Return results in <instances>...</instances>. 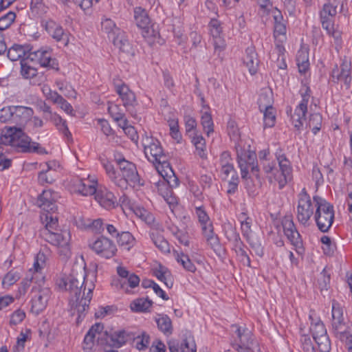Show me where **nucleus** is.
<instances>
[{
    "instance_id": "nucleus-1",
    "label": "nucleus",
    "mask_w": 352,
    "mask_h": 352,
    "mask_svg": "<svg viewBox=\"0 0 352 352\" xmlns=\"http://www.w3.org/2000/svg\"><path fill=\"white\" fill-rule=\"evenodd\" d=\"M60 287H64L69 293L71 307L77 311L78 323L84 318L89 309L92 292L95 288L94 280H89L88 276H85L84 273L78 274L72 272L61 280Z\"/></svg>"
},
{
    "instance_id": "nucleus-2",
    "label": "nucleus",
    "mask_w": 352,
    "mask_h": 352,
    "mask_svg": "<svg viewBox=\"0 0 352 352\" xmlns=\"http://www.w3.org/2000/svg\"><path fill=\"white\" fill-rule=\"evenodd\" d=\"M17 148L23 153H37L47 154L45 148L40 146L38 143L32 142L31 139L21 129L16 127L6 128L0 136V166L2 170L11 166V160L6 158L5 153L8 151V146Z\"/></svg>"
},
{
    "instance_id": "nucleus-3",
    "label": "nucleus",
    "mask_w": 352,
    "mask_h": 352,
    "mask_svg": "<svg viewBox=\"0 0 352 352\" xmlns=\"http://www.w3.org/2000/svg\"><path fill=\"white\" fill-rule=\"evenodd\" d=\"M313 200L316 207L314 219L318 228L322 232H327L334 220L333 206L318 195L314 196Z\"/></svg>"
},
{
    "instance_id": "nucleus-4",
    "label": "nucleus",
    "mask_w": 352,
    "mask_h": 352,
    "mask_svg": "<svg viewBox=\"0 0 352 352\" xmlns=\"http://www.w3.org/2000/svg\"><path fill=\"white\" fill-rule=\"evenodd\" d=\"M115 160L122 173V177L118 179V187L124 189L126 188L128 185L133 188L144 186V182L140 177L135 164L121 156L116 157Z\"/></svg>"
},
{
    "instance_id": "nucleus-5",
    "label": "nucleus",
    "mask_w": 352,
    "mask_h": 352,
    "mask_svg": "<svg viewBox=\"0 0 352 352\" xmlns=\"http://www.w3.org/2000/svg\"><path fill=\"white\" fill-rule=\"evenodd\" d=\"M39 234L45 241L53 245L57 246L60 255L66 257L70 255V233L67 230L61 231L60 232H50V231H46V230H40Z\"/></svg>"
},
{
    "instance_id": "nucleus-6",
    "label": "nucleus",
    "mask_w": 352,
    "mask_h": 352,
    "mask_svg": "<svg viewBox=\"0 0 352 352\" xmlns=\"http://www.w3.org/2000/svg\"><path fill=\"white\" fill-rule=\"evenodd\" d=\"M314 206L310 196L303 188L298 195L296 217L300 223L306 226L314 214Z\"/></svg>"
},
{
    "instance_id": "nucleus-7",
    "label": "nucleus",
    "mask_w": 352,
    "mask_h": 352,
    "mask_svg": "<svg viewBox=\"0 0 352 352\" xmlns=\"http://www.w3.org/2000/svg\"><path fill=\"white\" fill-rule=\"evenodd\" d=\"M142 145L146 158L153 164H155L161 159H164V157L166 156L160 141L153 137L143 138Z\"/></svg>"
},
{
    "instance_id": "nucleus-8",
    "label": "nucleus",
    "mask_w": 352,
    "mask_h": 352,
    "mask_svg": "<svg viewBox=\"0 0 352 352\" xmlns=\"http://www.w3.org/2000/svg\"><path fill=\"white\" fill-rule=\"evenodd\" d=\"M89 247L98 256L104 258H111L116 255L117 248L113 241L101 236L95 241L89 242Z\"/></svg>"
},
{
    "instance_id": "nucleus-9",
    "label": "nucleus",
    "mask_w": 352,
    "mask_h": 352,
    "mask_svg": "<svg viewBox=\"0 0 352 352\" xmlns=\"http://www.w3.org/2000/svg\"><path fill=\"white\" fill-rule=\"evenodd\" d=\"M276 159L278 162L279 170L280 172V175L274 173V178L278 181L279 184V188H283L288 180L292 178V166L290 162L286 157L285 154L280 153H276Z\"/></svg>"
},
{
    "instance_id": "nucleus-10",
    "label": "nucleus",
    "mask_w": 352,
    "mask_h": 352,
    "mask_svg": "<svg viewBox=\"0 0 352 352\" xmlns=\"http://www.w3.org/2000/svg\"><path fill=\"white\" fill-rule=\"evenodd\" d=\"M41 26L56 41H62L65 45H67L69 42L68 36L61 25L57 24L52 19H43L41 21Z\"/></svg>"
},
{
    "instance_id": "nucleus-11",
    "label": "nucleus",
    "mask_w": 352,
    "mask_h": 352,
    "mask_svg": "<svg viewBox=\"0 0 352 352\" xmlns=\"http://www.w3.org/2000/svg\"><path fill=\"white\" fill-rule=\"evenodd\" d=\"M28 56L32 58L35 64L38 63L41 67L58 69L57 60L52 58L49 50H38L34 52L31 50Z\"/></svg>"
},
{
    "instance_id": "nucleus-12",
    "label": "nucleus",
    "mask_w": 352,
    "mask_h": 352,
    "mask_svg": "<svg viewBox=\"0 0 352 352\" xmlns=\"http://www.w3.org/2000/svg\"><path fill=\"white\" fill-rule=\"evenodd\" d=\"M115 87L116 93L119 95L123 102V105L127 111H130L131 113L133 114V109L138 104L134 92L132 91L124 83H122L120 85L116 84Z\"/></svg>"
},
{
    "instance_id": "nucleus-13",
    "label": "nucleus",
    "mask_w": 352,
    "mask_h": 352,
    "mask_svg": "<svg viewBox=\"0 0 352 352\" xmlns=\"http://www.w3.org/2000/svg\"><path fill=\"white\" fill-rule=\"evenodd\" d=\"M51 291L48 287L41 288L31 300V312L38 315L46 307L50 298Z\"/></svg>"
},
{
    "instance_id": "nucleus-14",
    "label": "nucleus",
    "mask_w": 352,
    "mask_h": 352,
    "mask_svg": "<svg viewBox=\"0 0 352 352\" xmlns=\"http://www.w3.org/2000/svg\"><path fill=\"white\" fill-rule=\"evenodd\" d=\"M126 336L125 331H116L111 334L104 331L102 337L98 338V342L102 345L106 344L111 347L120 348L126 343Z\"/></svg>"
},
{
    "instance_id": "nucleus-15",
    "label": "nucleus",
    "mask_w": 352,
    "mask_h": 352,
    "mask_svg": "<svg viewBox=\"0 0 352 352\" xmlns=\"http://www.w3.org/2000/svg\"><path fill=\"white\" fill-rule=\"evenodd\" d=\"M267 98V94L262 93L258 100V104L260 111L263 112L265 126L272 127L274 125L276 120L275 110L270 100H268L267 103L266 104L263 103V100Z\"/></svg>"
},
{
    "instance_id": "nucleus-16",
    "label": "nucleus",
    "mask_w": 352,
    "mask_h": 352,
    "mask_svg": "<svg viewBox=\"0 0 352 352\" xmlns=\"http://www.w3.org/2000/svg\"><path fill=\"white\" fill-rule=\"evenodd\" d=\"M233 327H236V333L238 339L239 340V344L234 343L232 344V347L236 351H239L240 349L246 348H254L256 342L254 340L252 332L246 328L241 329V327H239L236 325H233Z\"/></svg>"
},
{
    "instance_id": "nucleus-17",
    "label": "nucleus",
    "mask_w": 352,
    "mask_h": 352,
    "mask_svg": "<svg viewBox=\"0 0 352 352\" xmlns=\"http://www.w3.org/2000/svg\"><path fill=\"white\" fill-rule=\"evenodd\" d=\"M56 194L51 190H45L38 197L36 204L43 210L50 213L56 210Z\"/></svg>"
},
{
    "instance_id": "nucleus-18",
    "label": "nucleus",
    "mask_w": 352,
    "mask_h": 352,
    "mask_svg": "<svg viewBox=\"0 0 352 352\" xmlns=\"http://www.w3.org/2000/svg\"><path fill=\"white\" fill-rule=\"evenodd\" d=\"M73 185L74 190L83 196L94 195L97 192V182L95 180L76 178L73 180Z\"/></svg>"
},
{
    "instance_id": "nucleus-19",
    "label": "nucleus",
    "mask_w": 352,
    "mask_h": 352,
    "mask_svg": "<svg viewBox=\"0 0 352 352\" xmlns=\"http://www.w3.org/2000/svg\"><path fill=\"white\" fill-rule=\"evenodd\" d=\"M117 273L121 277L120 280V288L124 289L126 285L131 288H135L139 285L140 279L138 276L129 272L123 267H117Z\"/></svg>"
},
{
    "instance_id": "nucleus-20",
    "label": "nucleus",
    "mask_w": 352,
    "mask_h": 352,
    "mask_svg": "<svg viewBox=\"0 0 352 352\" xmlns=\"http://www.w3.org/2000/svg\"><path fill=\"white\" fill-rule=\"evenodd\" d=\"M332 327L336 334H340V338L346 337L349 338L347 333L344 329H343V313L342 309L336 307L335 303L332 305Z\"/></svg>"
},
{
    "instance_id": "nucleus-21",
    "label": "nucleus",
    "mask_w": 352,
    "mask_h": 352,
    "mask_svg": "<svg viewBox=\"0 0 352 352\" xmlns=\"http://www.w3.org/2000/svg\"><path fill=\"white\" fill-rule=\"evenodd\" d=\"M331 5V4H324L322 10L320 12L322 28L325 29L327 32H329L332 29L333 17L337 13L336 10Z\"/></svg>"
},
{
    "instance_id": "nucleus-22",
    "label": "nucleus",
    "mask_w": 352,
    "mask_h": 352,
    "mask_svg": "<svg viewBox=\"0 0 352 352\" xmlns=\"http://www.w3.org/2000/svg\"><path fill=\"white\" fill-rule=\"evenodd\" d=\"M21 70L20 74L25 79H32L36 77L38 74L36 64L32 60V58L28 55L20 61Z\"/></svg>"
},
{
    "instance_id": "nucleus-23",
    "label": "nucleus",
    "mask_w": 352,
    "mask_h": 352,
    "mask_svg": "<svg viewBox=\"0 0 352 352\" xmlns=\"http://www.w3.org/2000/svg\"><path fill=\"white\" fill-rule=\"evenodd\" d=\"M244 64L248 67L251 75L255 74L258 69L259 60L258 54L254 47H249L245 50V56L243 58Z\"/></svg>"
},
{
    "instance_id": "nucleus-24",
    "label": "nucleus",
    "mask_w": 352,
    "mask_h": 352,
    "mask_svg": "<svg viewBox=\"0 0 352 352\" xmlns=\"http://www.w3.org/2000/svg\"><path fill=\"white\" fill-rule=\"evenodd\" d=\"M168 349L170 352H185L187 349L190 352H196V344L194 340L189 338H186L182 342L175 340H171L168 342Z\"/></svg>"
},
{
    "instance_id": "nucleus-25",
    "label": "nucleus",
    "mask_w": 352,
    "mask_h": 352,
    "mask_svg": "<svg viewBox=\"0 0 352 352\" xmlns=\"http://www.w3.org/2000/svg\"><path fill=\"white\" fill-rule=\"evenodd\" d=\"M31 50H32V47L30 45L14 44L8 49L7 56L12 61H16L19 59L21 60L25 58Z\"/></svg>"
},
{
    "instance_id": "nucleus-26",
    "label": "nucleus",
    "mask_w": 352,
    "mask_h": 352,
    "mask_svg": "<svg viewBox=\"0 0 352 352\" xmlns=\"http://www.w3.org/2000/svg\"><path fill=\"white\" fill-rule=\"evenodd\" d=\"M134 18L137 26L148 33L151 20L146 10L141 7H136L134 9Z\"/></svg>"
},
{
    "instance_id": "nucleus-27",
    "label": "nucleus",
    "mask_w": 352,
    "mask_h": 352,
    "mask_svg": "<svg viewBox=\"0 0 352 352\" xmlns=\"http://www.w3.org/2000/svg\"><path fill=\"white\" fill-rule=\"evenodd\" d=\"M202 233L210 247L216 254H219L222 248L218 236L214 233L213 226H210L208 228L204 227Z\"/></svg>"
},
{
    "instance_id": "nucleus-28",
    "label": "nucleus",
    "mask_w": 352,
    "mask_h": 352,
    "mask_svg": "<svg viewBox=\"0 0 352 352\" xmlns=\"http://www.w3.org/2000/svg\"><path fill=\"white\" fill-rule=\"evenodd\" d=\"M94 195L95 199L102 207L110 209L115 206L116 199L112 192L97 190Z\"/></svg>"
},
{
    "instance_id": "nucleus-29",
    "label": "nucleus",
    "mask_w": 352,
    "mask_h": 352,
    "mask_svg": "<svg viewBox=\"0 0 352 352\" xmlns=\"http://www.w3.org/2000/svg\"><path fill=\"white\" fill-rule=\"evenodd\" d=\"M111 40L113 45L119 48L120 51L126 54L133 55L134 53L131 44L121 31L116 36H112Z\"/></svg>"
},
{
    "instance_id": "nucleus-30",
    "label": "nucleus",
    "mask_w": 352,
    "mask_h": 352,
    "mask_svg": "<svg viewBox=\"0 0 352 352\" xmlns=\"http://www.w3.org/2000/svg\"><path fill=\"white\" fill-rule=\"evenodd\" d=\"M109 113L116 122H120L119 124L124 129H129V132L134 131L133 127H127L128 121L125 118L124 113L120 110L117 104H111L108 107Z\"/></svg>"
},
{
    "instance_id": "nucleus-31",
    "label": "nucleus",
    "mask_w": 352,
    "mask_h": 352,
    "mask_svg": "<svg viewBox=\"0 0 352 352\" xmlns=\"http://www.w3.org/2000/svg\"><path fill=\"white\" fill-rule=\"evenodd\" d=\"M12 113L14 122H26L32 116L33 110L24 106H12Z\"/></svg>"
},
{
    "instance_id": "nucleus-32",
    "label": "nucleus",
    "mask_w": 352,
    "mask_h": 352,
    "mask_svg": "<svg viewBox=\"0 0 352 352\" xmlns=\"http://www.w3.org/2000/svg\"><path fill=\"white\" fill-rule=\"evenodd\" d=\"M307 111V107L300 103L291 117L292 123L298 131H300L303 125V121L305 120Z\"/></svg>"
},
{
    "instance_id": "nucleus-33",
    "label": "nucleus",
    "mask_w": 352,
    "mask_h": 352,
    "mask_svg": "<svg viewBox=\"0 0 352 352\" xmlns=\"http://www.w3.org/2000/svg\"><path fill=\"white\" fill-rule=\"evenodd\" d=\"M332 78L337 81H344V84L349 85L351 82V70L346 64H342L340 66V71L338 68L332 71Z\"/></svg>"
},
{
    "instance_id": "nucleus-34",
    "label": "nucleus",
    "mask_w": 352,
    "mask_h": 352,
    "mask_svg": "<svg viewBox=\"0 0 352 352\" xmlns=\"http://www.w3.org/2000/svg\"><path fill=\"white\" fill-rule=\"evenodd\" d=\"M153 274L160 281L163 282L168 288H171L173 285V280L170 272L164 266L160 265L158 268H156Z\"/></svg>"
},
{
    "instance_id": "nucleus-35",
    "label": "nucleus",
    "mask_w": 352,
    "mask_h": 352,
    "mask_svg": "<svg viewBox=\"0 0 352 352\" xmlns=\"http://www.w3.org/2000/svg\"><path fill=\"white\" fill-rule=\"evenodd\" d=\"M84 221L83 219H79L76 221L77 226L81 228H90L96 233H101L104 230L103 222L101 219H97L92 221L90 219H87V223Z\"/></svg>"
},
{
    "instance_id": "nucleus-36",
    "label": "nucleus",
    "mask_w": 352,
    "mask_h": 352,
    "mask_svg": "<svg viewBox=\"0 0 352 352\" xmlns=\"http://www.w3.org/2000/svg\"><path fill=\"white\" fill-rule=\"evenodd\" d=\"M158 329L166 336L173 333V325L170 318L167 315H159L155 318Z\"/></svg>"
},
{
    "instance_id": "nucleus-37",
    "label": "nucleus",
    "mask_w": 352,
    "mask_h": 352,
    "mask_svg": "<svg viewBox=\"0 0 352 352\" xmlns=\"http://www.w3.org/2000/svg\"><path fill=\"white\" fill-rule=\"evenodd\" d=\"M54 124L56 126L57 129L64 135L67 138H69L72 137V134L69 131V129L67 125V122L65 120H63L60 116L56 113H54V115L51 116V118L50 119Z\"/></svg>"
},
{
    "instance_id": "nucleus-38",
    "label": "nucleus",
    "mask_w": 352,
    "mask_h": 352,
    "mask_svg": "<svg viewBox=\"0 0 352 352\" xmlns=\"http://www.w3.org/2000/svg\"><path fill=\"white\" fill-rule=\"evenodd\" d=\"M274 36H284L286 34V25L283 21V16L279 10L274 14Z\"/></svg>"
},
{
    "instance_id": "nucleus-39",
    "label": "nucleus",
    "mask_w": 352,
    "mask_h": 352,
    "mask_svg": "<svg viewBox=\"0 0 352 352\" xmlns=\"http://www.w3.org/2000/svg\"><path fill=\"white\" fill-rule=\"evenodd\" d=\"M237 162L239 164V166L241 169V177L243 179H245L247 183V188H248V183L250 182V178H248V174L249 173V168H250V165L248 164L245 156L242 151V150L239 152L237 151Z\"/></svg>"
},
{
    "instance_id": "nucleus-40",
    "label": "nucleus",
    "mask_w": 352,
    "mask_h": 352,
    "mask_svg": "<svg viewBox=\"0 0 352 352\" xmlns=\"http://www.w3.org/2000/svg\"><path fill=\"white\" fill-rule=\"evenodd\" d=\"M157 173L163 177L166 178L168 175L174 173L170 163L168 162V156L164 157V159H161L160 161L154 164Z\"/></svg>"
},
{
    "instance_id": "nucleus-41",
    "label": "nucleus",
    "mask_w": 352,
    "mask_h": 352,
    "mask_svg": "<svg viewBox=\"0 0 352 352\" xmlns=\"http://www.w3.org/2000/svg\"><path fill=\"white\" fill-rule=\"evenodd\" d=\"M152 304V300L148 298H138L131 303L130 307L135 312H146Z\"/></svg>"
},
{
    "instance_id": "nucleus-42",
    "label": "nucleus",
    "mask_w": 352,
    "mask_h": 352,
    "mask_svg": "<svg viewBox=\"0 0 352 352\" xmlns=\"http://www.w3.org/2000/svg\"><path fill=\"white\" fill-rule=\"evenodd\" d=\"M309 319L311 320L310 331L314 340L327 334V329L322 321L319 320L314 323V318L311 314H309Z\"/></svg>"
},
{
    "instance_id": "nucleus-43",
    "label": "nucleus",
    "mask_w": 352,
    "mask_h": 352,
    "mask_svg": "<svg viewBox=\"0 0 352 352\" xmlns=\"http://www.w3.org/2000/svg\"><path fill=\"white\" fill-rule=\"evenodd\" d=\"M101 28L103 32L108 34L109 39H111L112 36H116L120 32V30L116 27V23L110 19H105L102 21Z\"/></svg>"
},
{
    "instance_id": "nucleus-44",
    "label": "nucleus",
    "mask_w": 352,
    "mask_h": 352,
    "mask_svg": "<svg viewBox=\"0 0 352 352\" xmlns=\"http://www.w3.org/2000/svg\"><path fill=\"white\" fill-rule=\"evenodd\" d=\"M150 236L155 246L161 252L164 253L170 252L169 243L162 235L158 233L152 232Z\"/></svg>"
},
{
    "instance_id": "nucleus-45",
    "label": "nucleus",
    "mask_w": 352,
    "mask_h": 352,
    "mask_svg": "<svg viewBox=\"0 0 352 352\" xmlns=\"http://www.w3.org/2000/svg\"><path fill=\"white\" fill-rule=\"evenodd\" d=\"M244 156L246 157V160L250 165L252 173L256 177L259 178L258 175V167L256 162V155L255 152L251 151L242 150Z\"/></svg>"
},
{
    "instance_id": "nucleus-46",
    "label": "nucleus",
    "mask_w": 352,
    "mask_h": 352,
    "mask_svg": "<svg viewBox=\"0 0 352 352\" xmlns=\"http://www.w3.org/2000/svg\"><path fill=\"white\" fill-rule=\"evenodd\" d=\"M322 118L318 113H314L310 115L307 126L311 129L314 135L320 130L322 126Z\"/></svg>"
},
{
    "instance_id": "nucleus-47",
    "label": "nucleus",
    "mask_w": 352,
    "mask_h": 352,
    "mask_svg": "<svg viewBox=\"0 0 352 352\" xmlns=\"http://www.w3.org/2000/svg\"><path fill=\"white\" fill-rule=\"evenodd\" d=\"M192 142L196 148L198 155L201 158H206V141L201 135L195 134L192 138Z\"/></svg>"
},
{
    "instance_id": "nucleus-48",
    "label": "nucleus",
    "mask_w": 352,
    "mask_h": 352,
    "mask_svg": "<svg viewBox=\"0 0 352 352\" xmlns=\"http://www.w3.org/2000/svg\"><path fill=\"white\" fill-rule=\"evenodd\" d=\"M48 8L45 5L43 0H32L30 10L34 16H41L47 12Z\"/></svg>"
},
{
    "instance_id": "nucleus-49",
    "label": "nucleus",
    "mask_w": 352,
    "mask_h": 352,
    "mask_svg": "<svg viewBox=\"0 0 352 352\" xmlns=\"http://www.w3.org/2000/svg\"><path fill=\"white\" fill-rule=\"evenodd\" d=\"M226 236L228 240L232 243L233 249L238 247V245L241 246L244 244L241 239L239 233L237 232L235 228L230 226V228L226 230Z\"/></svg>"
},
{
    "instance_id": "nucleus-50",
    "label": "nucleus",
    "mask_w": 352,
    "mask_h": 352,
    "mask_svg": "<svg viewBox=\"0 0 352 352\" xmlns=\"http://www.w3.org/2000/svg\"><path fill=\"white\" fill-rule=\"evenodd\" d=\"M175 258L177 261L183 266V267L190 272H194L196 270L195 265L190 260L188 255L184 253L179 254L178 252L175 254Z\"/></svg>"
},
{
    "instance_id": "nucleus-51",
    "label": "nucleus",
    "mask_w": 352,
    "mask_h": 352,
    "mask_svg": "<svg viewBox=\"0 0 352 352\" xmlns=\"http://www.w3.org/2000/svg\"><path fill=\"white\" fill-rule=\"evenodd\" d=\"M195 213L198 218L199 222L201 226L202 231H204V227L208 228L210 226H212V223L210 221L207 212L205 211L203 207H197L195 208Z\"/></svg>"
},
{
    "instance_id": "nucleus-52",
    "label": "nucleus",
    "mask_w": 352,
    "mask_h": 352,
    "mask_svg": "<svg viewBox=\"0 0 352 352\" xmlns=\"http://www.w3.org/2000/svg\"><path fill=\"white\" fill-rule=\"evenodd\" d=\"M284 234L293 245L296 248L302 246V239L296 227L294 229H290L285 231Z\"/></svg>"
},
{
    "instance_id": "nucleus-53",
    "label": "nucleus",
    "mask_w": 352,
    "mask_h": 352,
    "mask_svg": "<svg viewBox=\"0 0 352 352\" xmlns=\"http://www.w3.org/2000/svg\"><path fill=\"white\" fill-rule=\"evenodd\" d=\"M44 221L46 222L45 227L41 230L50 231V232H54L57 230L58 227V218L56 216H54L52 214L47 213L45 215Z\"/></svg>"
},
{
    "instance_id": "nucleus-54",
    "label": "nucleus",
    "mask_w": 352,
    "mask_h": 352,
    "mask_svg": "<svg viewBox=\"0 0 352 352\" xmlns=\"http://www.w3.org/2000/svg\"><path fill=\"white\" fill-rule=\"evenodd\" d=\"M246 246L245 244H243L241 246H239L234 248L235 253L236 254L237 257L240 260V261L243 263V265L250 267V258L247 254L245 250Z\"/></svg>"
},
{
    "instance_id": "nucleus-55",
    "label": "nucleus",
    "mask_w": 352,
    "mask_h": 352,
    "mask_svg": "<svg viewBox=\"0 0 352 352\" xmlns=\"http://www.w3.org/2000/svg\"><path fill=\"white\" fill-rule=\"evenodd\" d=\"M21 278V274L14 270H10L4 276L2 280L3 287H9L14 284Z\"/></svg>"
},
{
    "instance_id": "nucleus-56",
    "label": "nucleus",
    "mask_w": 352,
    "mask_h": 352,
    "mask_svg": "<svg viewBox=\"0 0 352 352\" xmlns=\"http://www.w3.org/2000/svg\"><path fill=\"white\" fill-rule=\"evenodd\" d=\"M16 19V14L12 11L8 12L0 18V31L5 30L10 27Z\"/></svg>"
},
{
    "instance_id": "nucleus-57",
    "label": "nucleus",
    "mask_w": 352,
    "mask_h": 352,
    "mask_svg": "<svg viewBox=\"0 0 352 352\" xmlns=\"http://www.w3.org/2000/svg\"><path fill=\"white\" fill-rule=\"evenodd\" d=\"M201 123L203 126L204 130L206 131L208 135H210V133H212L213 129V121L211 116V114L208 112H204L201 116Z\"/></svg>"
},
{
    "instance_id": "nucleus-58",
    "label": "nucleus",
    "mask_w": 352,
    "mask_h": 352,
    "mask_svg": "<svg viewBox=\"0 0 352 352\" xmlns=\"http://www.w3.org/2000/svg\"><path fill=\"white\" fill-rule=\"evenodd\" d=\"M318 344L320 352H329L331 350V342L328 335H324L322 337H318L314 340Z\"/></svg>"
},
{
    "instance_id": "nucleus-59",
    "label": "nucleus",
    "mask_w": 352,
    "mask_h": 352,
    "mask_svg": "<svg viewBox=\"0 0 352 352\" xmlns=\"http://www.w3.org/2000/svg\"><path fill=\"white\" fill-rule=\"evenodd\" d=\"M46 164L47 166V170L45 171L43 170L40 172L38 176L39 183L43 185L44 184H52L54 182H55L54 177L50 173L52 168L50 166L48 163Z\"/></svg>"
},
{
    "instance_id": "nucleus-60",
    "label": "nucleus",
    "mask_w": 352,
    "mask_h": 352,
    "mask_svg": "<svg viewBox=\"0 0 352 352\" xmlns=\"http://www.w3.org/2000/svg\"><path fill=\"white\" fill-rule=\"evenodd\" d=\"M117 242L119 245H130L133 243L134 237L129 232H122L117 236Z\"/></svg>"
},
{
    "instance_id": "nucleus-61",
    "label": "nucleus",
    "mask_w": 352,
    "mask_h": 352,
    "mask_svg": "<svg viewBox=\"0 0 352 352\" xmlns=\"http://www.w3.org/2000/svg\"><path fill=\"white\" fill-rule=\"evenodd\" d=\"M330 274L327 272L325 269H324L318 278V283L321 291L328 289L330 284Z\"/></svg>"
},
{
    "instance_id": "nucleus-62",
    "label": "nucleus",
    "mask_w": 352,
    "mask_h": 352,
    "mask_svg": "<svg viewBox=\"0 0 352 352\" xmlns=\"http://www.w3.org/2000/svg\"><path fill=\"white\" fill-rule=\"evenodd\" d=\"M305 58V56L303 52H301L300 54L299 53L296 58L298 70L301 74H305L309 66L308 58L307 57L306 59Z\"/></svg>"
},
{
    "instance_id": "nucleus-63",
    "label": "nucleus",
    "mask_w": 352,
    "mask_h": 352,
    "mask_svg": "<svg viewBox=\"0 0 352 352\" xmlns=\"http://www.w3.org/2000/svg\"><path fill=\"white\" fill-rule=\"evenodd\" d=\"M103 167L110 179L118 186V179L119 177H117L116 170L113 164L109 162H106L103 163Z\"/></svg>"
},
{
    "instance_id": "nucleus-64",
    "label": "nucleus",
    "mask_w": 352,
    "mask_h": 352,
    "mask_svg": "<svg viewBox=\"0 0 352 352\" xmlns=\"http://www.w3.org/2000/svg\"><path fill=\"white\" fill-rule=\"evenodd\" d=\"M302 348L304 352H316L311 338L306 335L301 338Z\"/></svg>"
}]
</instances>
